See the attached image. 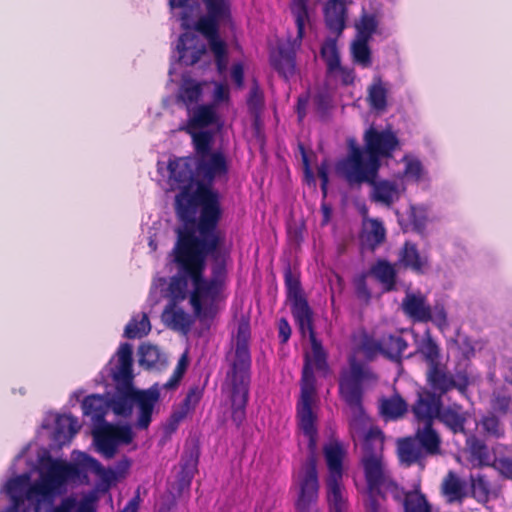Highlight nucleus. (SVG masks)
<instances>
[{"mask_svg": "<svg viewBox=\"0 0 512 512\" xmlns=\"http://www.w3.org/2000/svg\"><path fill=\"white\" fill-rule=\"evenodd\" d=\"M379 168L380 163L374 165L370 156L365 159L364 151L354 144L350 145L347 157L338 163V170L350 185L374 183Z\"/></svg>", "mask_w": 512, "mask_h": 512, "instance_id": "nucleus-9", "label": "nucleus"}, {"mask_svg": "<svg viewBox=\"0 0 512 512\" xmlns=\"http://www.w3.org/2000/svg\"><path fill=\"white\" fill-rule=\"evenodd\" d=\"M351 56L355 64L362 68H369L372 65V52L369 47V40L356 38L351 44Z\"/></svg>", "mask_w": 512, "mask_h": 512, "instance_id": "nucleus-39", "label": "nucleus"}, {"mask_svg": "<svg viewBox=\"0 0 512 512\" xmlns=\"http://www.w3.org/2000/svg\"><path fill=\"white\" fill-rule=\"evenodd\" d=\"M426 383L427 388L439 395L443 399V396L457 390L461 394L467 391L468 380L466 376L460 377L450 372L446 365L439 364L426 370Z\"/></svg>", "mask_w": 512, "mask_h": 512, "instance_id": "nucleus-13", "label": "nucleus"}, {"mask_svg": "<svg viewBox=\"0 0 512 512\" xmlns=\"http://www.w3.org/2000/svg\"><path fill=\"white\" fill-rule=\"evenodd\" d=\"M151 330V324L149 317L146 313L141 314V318L132 317L127 323L124 336L128 339L142 338L149 334Z\"/></svg>", "mask_w": 512, "mask_h": 512, "instance_id": "nucleus-40", "label": "nucleus"}, {"mask_svg": "<svg viewBox=\"0 0 512 512\" xmlns=\"http://www.w3.org/2000/svg\"><path fill=\"white\" fill-rule=\"evenodd\" d=\"M371 184L373 185L371 199L374 202L390 207L397 196V187L395 183L386 180L379 182L374 180V183Z\"/></svg>", "mask_w": 512, "mask_h": 512, "instance_id": "nucleus-36", "label": "nucleus"}, {"mask_svg": "<svg viewBox=\"0 0 512 512\" xmlns=\"http://www.w3.org/2000/svg\"><path fill=\"white\" fill-rule=\"evenodd\" d=\"M247 104L253 112H258L263 107L264 97L257 82H254L250 88Z\"/></svg>", "mask_w": 512, "mask_h": 512, "instance_id": "nucleus-61", "label": "nucleus"}, {"mask_svg": "<svg viewBox=\"0 0 512 512\" xmlns=\"http://www.w3.org/2000/svg\"><path fill=\"white\" fill-rule=\"evenodd\" d=\"M284 285L287 300L291 304V313L297 325L308 324L313 319L311 309L302 289L300 272L288 263L284 268Z\"/></svg>", "mask_w": 512, "mask_h": 512, "instance_id": "nucleus-11", "label": "nucleus"}, {"mask_svg": "<svg viewBox=\"0 0 512 512\" xmlns=\"http://www.w3.org/2000/svg\"><path fill=\"white\" fill-rule=\"evenodd\" d=\"M417 352L426 363L427 369L441 364L440 347L429 332L425 334L417 347Z\"/></svg>", "mask_w": 512, "mask_h": 512, "instance_id": "nucleus-33", "label": "nucleus"}, {"mask_svg": "<svg viewBox=\"0 0 512 512\" xmlns=\"http://www.w3.org/2000/svg\"><path fill=\"white\" fill-rule=\"evenodd\" d=\"M314 379L308 367L305 368L302 401L298 407V425L308 439L309 455L300 468L293 473L290 490L294 493V508L296 512H320L317 505L319 500L320 482L317 471V416L311 408L314 394Z\"/></svg>", "mask_w": 512, "mask_h": 512, "instance_id": "nucleus-3", "label": "nucleus"}, {"mask_svg": "<svg viewBox=\"0 0 512 512\" xmlns=\"http://www.w3.org/2000/svg\"><path fill=\"white\" fill-rule=\"evenodd\" d=\"M472 414L463 405L453 402L442 405L437 420L453 435L468 437L467 425Z\"/></svg>", "mask_w": 512, "mask_h": 512, "instance_id": "nucleus-18", "label": "nucleus"}, {"mask_svg": "<svg viewBox=\"0 0 512 512\" xmlns=\"http://www.w3.org/2000/svg\"><path fill=\"white\" fill-rule=\"evenodd\" d=\"M196 174L194 199L202 202L197 229L216 230L222 216L220 196L214 189V181L228 174L227 158L221 151L192 157Z\"/></svg>", "mask_w": 512, "mask_h": 512, "instance_id": "nucleus-4", "label": "nucleus"}, {"mask_svg": "<svg viewBox=\"0 0 512 512\" xmlns=\"http://www.w3.org/2000/svg\"><path fill=\"white\" fill-rule=\"evenodd\" d=\"M56 487L57 486L45 474H43L41 481L31 484L27 488V500H36L39 503L40 499H37L39 496L43 498L50 496Z\"/></svg>", "mask_w": 512, "mask_h": 512, "instance_id": "nucleus-43", "label": "nucleus"}, {"mask_svg": "<svg viewBox=\"0 0 512 512\" xmlns=\"http://www.w3.org/2000/svg\"><path fill=\"white\" fill-rule=\"evenodd\" d=\"M405 173L408 177L419 181L423 175V166L419 160H412L407 163Z\"/></svg>", "mask_w": 512, "mask_h": 512, "instance_id": "nucleus-64", "label": "nucleus"}, {"mask_svg": "<svg viewBox=\"0 0 512 512\" xmlns=\"http://www.w3.org/2000/svg\"><path fill=\"white\" fill-rule=\"evenodd\" d=\"M398 263L417 275H424L431 268L428 255L421 254L417 245L411 241H405L401 247Z\"/></svg>", "mask_w": 512, "mask_h": 512, "instance_id": "nucleus-20", "label": "nucleus"}, {"mask_svg": "<svg viewBox=\"0 0 512 512\" xmlns=\"http://www.w3.org/2000/svg\"><path fill=\"white\" fill-rule=\"evenodd\" d=\"M116 363L109 368V375L115 382V393L108 400V407L117 416L128 418L136 408L135 427L147 430L152 422L156 405L160 401V388L154 384L147 389L134 386L133 347L130 343H121L115 354Z\"/></svg>", "mask_w": 512, "mask_h": 512, "instance_id": "nucleus-2", "label": "nucleus"}, {"mask_svg": "<svg viewBox=\"0 0 512 512\" xmlns=\"http://www.w3.org/2000/svg\"><path fill=\"white\" fill-rule=\"evenodd\" d=\"M378 25L379 21L375 14H362L359 22L356 24L357 38L370 41L373 34L377 31Z\"/></svg>", "mask_w": 512, "mask_h": 512, "instance_id": "nucleus-46", "label": "nucleus"}, {"mask_svg": "<svg viewBox=\"0 0 512 512\" xmlns=\"http://www.w3.org/2000/svg\"><path fill=\"white\" fill-rule=\"evenodd\" d=\"M202 95V86L200 83L189 81L180 89L179 98L188 107L197 103Z\"/></svg>", "mask_w": 512, "mask_h": 512, "instance_id": "nucleus-53", "label": "nucleus"}, {"mask_svg": "<svg viewBox=\"0 0 512 512\" xmlns=\"http://www.w3.org/2000/svg\"><path fill=\"white\" fill-rule=\"evenodd\" d=\"M491 467H493L503 478L512 480V458L508 456L496 457Z\"/></svg>", "mask_w": 512, "mask_h": 512, "instance_id": "nucleus-60", "label": "nucleus"}, {"mask_svg": "<svg viewBox=\"0 0 512 512\" xmlns=\"http://www.w3.org/2000/svg\"><path fill=\"white\" fill-rule=\"evenodd\" d=\"M407 411L408 404L399 394L381 399L380 412L385 419L397 420L402 418Z\"/></svg>", "mask_w": 512, "mask_h": 512, "instance_id": "nucleus-31", "label": "nucleus"}, {"mask_svg": "<svg viewBox=\"0 0 512 512\" xmlns=\"http://www.w3.org/2000/svg\"><path fill=\"white\" fill-rule=\"evenodd\" d=\"M188 275L180 272L170 278L167 291L169 294V302L180 303L187 298L188 295Z\"/></svg>", "mask_w": 512, "mask_h": 512, "instance_id": "nucleus-37", "label": "nucleus"}, {"mask_svg": "<svg viewBox=\"0 0 512 512\" xmlns=\"http://www.w3.org/2000/svg\"><path fill=\"white\" fill-rule=\"evenodd\" d=\"M161 317L166 326L176 331L187 332L192 325L189 314L177 302H168Z\"/></svg>", "mask_w": 512, "mask_h": 512, "instance_id": "nucleus-24", "label": "nucleus"}, {"mask_svg": "<svg viewBox=\"0 0 512 512\" xmlns=\"http://www.w3.org/2000/svg\"><path fill=\"white\" fill-rule=\"evenodd\" d=\"M210 51L214 56L217 71L220 74L224 73L228 65V48L226 42L219 45L214 44L213 47H210Z\"/></svg>", "mask_w": 512, "mask_h": 512, "instance_id": "nucleus-56", "label": "nucleus"}, {"mask_svg": "<svg viewBox=\"0 0 512 512\" xmlns=\"http://www.w3.org/2000/svg\"><path fill=\"white\" fill-rule=\"evenodd\" d=\"M386 239V229L380 220L372 219L370 221V230L366 235V241L371 250H375Z\"/></svg>", "mask_w": 512, "mask_h": 512, "instance_id": "nucleus-52", "label": "nucleus"}, {"mask_svg": "<svg viewBox=\"0 0 512 512\" xmlns=\"http://www.w3.org/2000/svg\"><path fill=\"white\" fill-rule=\"evenodd\" d=\"M368 272L382 285L384 292L397 290L398 272L395 265L388 260H376V262L371 265Z\"/></svg>", "mask_w": 512, "mask_h": 512, "instance_id": "nucleus-22", "label": "nucleus"}, {"mask_svg": "<svg viewBox=\"0 0 512 512\" xmlns=\"http://www.w3.org/2000/svg\"><path fill=\"white\" fill-rule=\"evenodd\" d=\"M223 21L211 15L201 16L195 23V29L200 32L208 41L209 48L214 44L225 43L219 36V25Z\"/></svg>", "mask_w": 512, "mask_h": 512, "instance_id": "nucleus-30", "label": "nucleus"}, {"mask_svg": "<svg viewBox=\"0 0 512 512\" xmlns=\"http://www.w3.org/2000/svg\"><path fill=\"white\" fill-rule=\"evenodd\" d=\"M346 8L342 0H328L324 7L327 28L341 34L345 28Z\"/></svg>", "mask_w": 512, "mask_h": 512, "instance_id": "nucleus-26", "label": "nucleus"}, {"mask_svg": "<svg viewBox=\"0 0 512 512\" xmlns=\"http://www.w3.org/2000/svg\"><path fill=\"white\" fill-rule=\"evenodd\" d=\"M79 429L77 418L72 415H59L55 421V438L60 439L61 435L71 438L78 433Z\"/></svg>", "mask_w": 512, "mask_h": 512, "instance_id": "nucleus-42", "label": "nucleus"}, {"mask_svg": "<svg viewBox=\"0 0 512 512\" xmlns=\"http://www.w3.org/2000/svg\"><path fill=\"white\" fill-rule=\"evenodd\" d=\"M308 0H292L291 1V13L295 19L297 29H299V35L305 30V25L309 21L308 13Z\"/></svg>", "mask_w": 512, "mask_h": 512, "instance_id": "nucleus-50", "label": "nucleus"}, {"mask_svg": "<svg viewBox=\"0 0 512 512\" xmlns=\"http://www.w3.org/2000/svg\"><path fill=\"white\" fill-rule=\"evenodd\" d=\"M361 465L369 493L381 494L382 489H384L389 491L395 500L404 502L406 494L410 491L405 492L391 478L386 469L384 458L361 459Z\"/></svg>", "mask_w": 512, "mask_h": 512, "instance_id": "nucleus-10", "label": "nucleus"}, {"mask_svg": "<svg viewBox=\"0 0 512 512\" xmlns=\"http://www.w3.org/2000/svg\"><path fill=\"white\" fill-rule=\"evenodd\" d=\"M206 8V14L222 21L231 20V4L229 0H201Z\"/></svg>", "mask_w": 512, "mask_h": 512, "instance_id": "nucleus-44", "label": "nucleus"}, {"mask_svg": "<svg viewBox=\"0 0 512 512\" xmlns=\"http://www.w3.org/2000/svg\"><path fill=\"white\" fill-rule=\"evenodd\" d=\"M323 452L329 472L327 479H342L343 460L345 457V450L342 444L334 442L325 445Z\"/></svg>", "mask_w": 512, "mask_h": 512, "instance_id": "nucleus-25", "label": "nucleus"}, {"mask_svg": "<svg viewBox=\"0 0 512 512\" xmlns=\"http://www.w3.org/2000/svg\"><path fill=\"white\" fill-rule=\"evenodd\" d=\"M30 477L28 474L18 475L11 478L6 484L7 494H21L25 493L30 486Z\"/></svg>", "mask_w": 512, "mask_h": 512, "instance_id": "nucleus-59", "label": "nucleus"}, {"mask_svg": "<svg viewBox=\"0 0 512 512\" xmlns=\"http://www.w3.org/2000/svg\"><path fill=\"white\" fill-rule=\"evenodd\" d=\"M317 174L321 180L322 194L324 197H326L329 183V164L326 160L321 162V164L318 166Z\"/></svg>", "mask_w": 512, "mask_h": 512, "instance_id": "nucleus-63", "label": "nucleus"}, {"mask_svg": "<svg viewBox=\"0 0 512 512\" xmlns=\"http://www.w3.org/2000/svg\"><path fill=\"white\" fill-rule=\"evenodd\" d=\"M433 425L434 423L422 424V427H417L413 438L399 442L398 453L401 462L411 466L427 456L441 454L442 439Z\"/></svg>", "mask_w": 512, "mask_h": 512, "instance_id": "nucleus-8", "label": "nucleus"}, {"mask_svg": "<svg viewBox=\"0 0 512 512\" xmlns=\"http://www.w3.org/2000/svg\"><path fill=\"white\" fill-rule=\"evenodd\" d=\"M217 120L218 115L213 104L199 105L193 110L185 129H203L215 124Z\"/></svg>", "mask_w": 512, "mask_h": 512, "instance_id": "nucleus-28", "label": "nucleus"}, {"mask_svg": "<svg viewBox=\"0 0 512 512\" xmlns=\"http://www.w3.org/2000/svg\"><path fill=\"white\" fill-rule=\"evenodd\" d=\"M83 414L91 416L93 420H100L104 417L102 397L99 395H88L82 401Z\"/></svg>", "mask_w": 512, "mask_h": 512, "instance_id": "nucleus-49", "label": "nucleus"}, {"mask_svg": "<svg viewBox=\"0 0 512 512\" xmlns=\"http://www.w3.org/2000/svg\"><path fill=\"white\" fill-rule=\"evenodd\" d=\"M365 151L374 162L380 163L381 158L392 157L399 148V139L391 129L377 130L370 127L364 134Z\"/></svg>", "mask_w": 512, "mask_h": 512, "instance_id": "nucleus-14", "label": "nucleus"}, {"mask_svg": "<svg viewBox=\"0 0 512 512\" xmlns=\"http://www.w3.org/2000/svg\"><path fill=\"white\" fill-rule=\"evenodd\" d=\"M297 326H298L300 333L303 336H305L306 333H308L309 340L311 343L312 359L308 353L305 354L304 365H303V369H302L301 386L303 385V377H304L305 368L308 367L310 369V371L312 373V377L314 379V383H313L314 394L312 396V401H313L314 396L316 394V387H315L316 379L314 376L312 363L317 370L326 371L328 369L327 354H326L321 342L316 337V333H315L314 326H313V319H310L309 323L306 325L303 324L302 326L301 325H297ZM301 401H302V394L300 395V400L297 404V408L299 407ZM312 404H313V402L311 403V405Z\"/></svg>", "mask_w": 512, "mask_h": 512, "instance_id": "nucleus-17", "label": "nucleus"}, {"mask_svg": "<svg viewBox=\"0 0 512 512\" xmlns=\"http://www.w3.org/2000/svg\"><path fill=\"white\" fill-rule=\"evenodd\" d=\"M471 490L473 497L478 501L485 503L490 499V483L483 474L471 476Z\"/></svg>", "mask_w": 512, "mask_h": 512, "instance_id": "nucleus-47", "label": "nucleus"}, {"mask_svg": "<svg viewBox=\"0 0 512 512\" xmlns=\"http://www.w3.org/2000/svg\"><path fill=\"white\" fill-rule=\"evenodd\" d=\"M188 134L192 136L194 146V156L199 157L203 155L212 154L215 151L212 150L213 135L209 131H198L196 129H184Z\"/></svg>", "mask_w": 512, "mask_h": 512, "instance_id": "nucleus-38", "label": "nucleus"}, {"mask_svg": "<svg viewBox=\"0 0 512 512\" xmlns=\"http://www.w3.org/2000/svg\"><path fill=\"white\" fill-rule=\"evenodd\" d=\"M467 445L472 459L477 461L478 466H491L489 448L482 440L468 437Z\"/></svg>", "mask_w": 512, "mask_h": 512, "instance_id": "nucleus-41", "label": "nucleus"}, {"mask_svg": "<svg viewBox=\"0 0 512 512\" xmlns=\"http://www.w3.org/2000/svg\"><path fill=\"white\" fill-rule=\"evenodd\" d=\"M388 89L380 76H375L368 87L367 100L370 107L376 111H384L387 107Z\"/></svg>", "mask_w": 512, "mask_h": 512, "instance_id": "nucleus-34", "label": "nucleus"}, {"mask_svg": "<svg viewBox=\"0 0 512 512\" xmlns=\"http://www.w3.org/2000/svg\"><path fill=\"white\" fill-rule=\"evenodd\" d=\"M403 507L404 512H431V506L425 495L418 490L406 494Z\"/></svg>", "mask_w": 512, "mask_h": 512, "instance_id": "nucleus-45", "label": "nucleus"}, {"mask_svg": "<svg viewBox=\"0 0 512 512\" xmlns=\"http://www.w3.org/2000/svg\"><path fill=\"white\" fill-rule=\"evenodd\" d=\"M361 350L368 359L374 358L378 353L382 354L381 337L378 340L365 338L361 343Z\"/></svg>", "mask_w": 512, "mask_h": 512, "instance_id": "nucleus-62", "label": "nucleus"}, {"mask_svg": "<svg viewBox=\"0 0 512 512\" xmlns=\"http://www.w3.org/2000/svg\"><path fill=\"white\" fill-rule=\"evenodd\" d=\"M94 437L98 451L109 459L114 457L119 444H130L134 434L128 425H110L99 430Z\"/></svg>", "mask_w": 512, "mask_h": 512, "instance_id": "nucleus-15", "label": "nucleus"}, {"mask_svg": "<svg viewBox=\"0 0 512 512\" xmlns=\"http://www.w3.org/2000/svg\"><path fill=\"white\" fill-rule=\"evenodd\" d=\"M320 57L326 65V75L332 74L341 63V54L338 48L337 39L327 37L321 44Z\"/></svg>", "mask_w": 512, "mask_h": 512, "instance_id": "nucleus-32", "label": "nucleus"}, {"mask_svg": "<svg viewBox=\"0 0 512 512\" xmlns=\"http://www.w3.org/2000/svg\"><path fill=\"white\" fill-rule=\"evenodd\" d=\"M384 441L382 430L377 426L370 427L363 437L361 459L384 458Z\"/></svg>", "mask_w": 512, "mask_h": 512, "instance_id": "nucleus-23", "label": "nucleus"}, {"mask_svg": "<svg viewBox=\"0 0 512 512\" xmlns=\"http://www.w3.org/2000/svg\"><path fill=\"white\" fill-rule=\"evenodd\" d=\"M251 331L247 320H241L237 327L235 349L230 359L226 378L230 384L231 419L240 427L246 419L251 381V355L249 350Z\"/></svg>", "mask_w": 512, "mask_h": 512, "instance_id": "nucleus-5", "label": "nucleus"}, {"mask_svg": "<svg viewBox=\"0 0 512 512\" xmlns=\"http://www.w3.org/2000/svg\"><path fill=\"white\" fill-rule=\"evenodd\" d=\"M197 232L198 236L190 231L178 235L172 254L179 271L191 280L189 303L195 316L202 319L225 288L228 253L222 251L225 237L219 229Z\"/></svg>", "mask_w": 512, "mask_h": 512, "instance_id": "nucleus-1", "label": "nucleus"}, {"mask_svg": "<svg viewBox=\"0 0 512 512\" xmlns=\"http://www.w3.org/2000/svg\"><path fill=\"white\" fill-rule=\"evenodd\" d=\"M328 78L338 80L343 86L352 85L355 81V71L353 68L343 66L341 63L339 67L334 70L332 74L326 75Z\"/></svg>", "mask_w": 512, "mask_h": 512, "instance_id": "nucleus-57", "label": "nucleus"}, {"mask_svg": "<svg viewBox=\"0 0 512 512\" xmlns=\"http://www.w3.org/2000/svg\"><path fill=\"white\" fill-rule=\"evenodd\" d=\"M443 490L450 501L461 500L465 495L462 483L460 482L459 478L451 471L448 473L443 482Z\"/></svg>", "mask_w": 512, "mask_h": 512, "instance_id": "nucleus-51", "label": "nucleus"}, {"mask_svg": "<svg viewBox=\"0 0 512 512\" xmlns=\"http://www.w3.org/2000/svg\"><path fill=\"white\" fill-rule=\"evenodd\" d=\"M305 30L299 35V29H297V35L294 39L288 41L286 48H281L279 54L272 60L273 68L282 76L285 80H288L295 74L296 71V52L302 45Z\"/></svg>", "mask_w": 512, "mask_h": 512, "instance_id": "nucleus-19", "label": "nucleus"}, {"mask_svg": "<svg viewBox=\"0 0 512 512\" xmlns=\"http://www.w3.org/2000/svg\"><path fill=\"white\" fill-rule=\"evenodd\" d=\"M369 272H362L353 279V285L355 288V294L358 299L369 303L371 300V291L367 285V277Z\"/></svg>", "mask_w": 512, "mask_h": 512, "instance_id": "nucleus-55", "label": "nucleus"}, {"mask_svg": "<svg viewBox=\"0 0 512 512\" xmlns=\"http://www.w3.org/2000/svg\"><path fill=\"white\" fill-rule=\"evenodd\" d=\"M197 463L198 456L191 453L190 456L181 464L178 481L182 489L190 486L197 470Z\"/></svg>", "mask_w": 512, "mask_h": 512, "instance_id": "nucleus-48", "label": "nucleus"}, {"mask_svg": "<svg viewBox=\"0 0 512 512\" xmlns=\"http://www.w3.org/2000/svg\"><path fill=\"white\" fill-rule=\"evenodd\" d=\"M377 376L371 368L355 356L348 358V365L340 369L338 394L357 417L364 415L363 398L366 385L375 382Z\"/></svg>", "mask_w": 512, "mask_h": 512, "instance_id": "nucleus-7", "label": "nucleus"}, {"mask_svg": "<svg viewBox=\"0 0 512 512\" xmlns=\"http://www.w3.org/2000/svg\"><path fill=\"white\" fill-rule=\"evenodd\" d=\"M443 399L428 388H420L416 393V399L410 407L413 419L420 424L434 423L438 418Z\"/></svg>", "mask_w": 512, "mask_h": 512, "instance_id": "nucleus-16", "label": "nucleus"}, {"mask_svg": "<svg viewBox=\"0 0 512 512\" xmlns=\"http://www.w3.org/2000/svg\"><path fill=\"white\" fill-rule=\"evenodd\" d=\"M481 427L484 433L490 437L501 438L505 434L503 425L499 418L494 414H488L482 417Z\"/></svg>", "mask_w": 512, "mask_h": 512, "instance_id": "nucleus-54", "label": "nucleus"}, {"mask_svg": "<svg viewBox=\"0 0 512 512\" xmlns=\"http://www.w3.org/2000/svg\"><path fill=\"white\" fill-rule=\"evenodd\" d=\"M195 36L189 33L180 35L176 50L178 52V61L185 66H193L206 53L204 44L197 45Z\"/></svg>", "mask_w": 512, "mask_h": 512, "instance_id": "nucleus-21", "label": "nucleus"}, {"mask_svg": "<svg viewBox=\"0 0 512 512\" xmlns=\"http://www.w3.org/2000/svg\"><path fill=\"white\" fill-rule=\"evenodd\" d=\"M139 353V362L142 365H147L148 367H152L158 360L159 352L156 346L151 344H141L138 349Z\"/></svg>", "mask_w": 512, "mask_h": 512, "instance_id": "nucleus-58", "label": "nucleus"}, {"mask_svg": "<svg viewBox=\"0 0 512 512\" xmlns=\"http://www.w3.org/2000/svg\"><path fill=\"white\" fill-rule=\"evenodd\" d=\"M167 183L170 190L179 192L175 195L174 207L182 226L176 229V236L184 231H197L196 213L202 209V202L194 199L196 174L192 157H178L168 162Z\"/></svg>", "mask_w": 512, "mask_h": 512, "instance_id": "nucleus-6", "label": "nucleus"}, {"mask_svg": "<svg viewBox=\"0 0 512 512\" xmlns=\"http://www.w3.org/2000/svg\"><path fill=\"white\" fill-rule=\"evenodd\" d=\"M381 342L382 355L393 362L401 363L408 342L400 334H383Z\"/></svg>", "mask_w": 512, "mask_h": 512, "instance_id": "nucleus-27", "label": "nucleus"}, {"mask_svg": "<svg viewBox=\"0 0 512 512\" xmlns=\"http://www.w3.org/2000/svg\"><path fill=\"white\" fill-rule=\"evenodd\" d=\"M404 313L415 322H433L441 327L447 324V313L442 303L431 307L422 294H407L402 302Z\"/></svg>", "mask_w": 512, "mask_h": 512, "instance_id": "nucleus-12", "label": "nucleus"}, {"mask_svg": "<svg viewBox=\"0 0 512 512\" xmlns=\"http://www.w3.org/2000/svg\"><path fill=\"white\" fill-rule=\"evenodd\" d=\"M341 482L342 479H326L327 502L331 512H346L347 502Z\"/></svg>", "mask_w": 512, "mask_h": 512, "instance_id": "nucleus-35", "label": "nucleus"}, {"mask_svg": "<svg viewBox=\"0 0 512 512\" xmlns=\"http://www.w3.org/2000/svg\"><path fill=\"white\" fill-rule=\"evenodd\" d=\"M79 474L77 465L59 460H52L45 475L56 485L64 484L68 479Z\"/></svg>", "mask_w": 512, "mask_h": 512, "instance_id": "nucleus-29", "label": "nucleus"}]
</instances>
